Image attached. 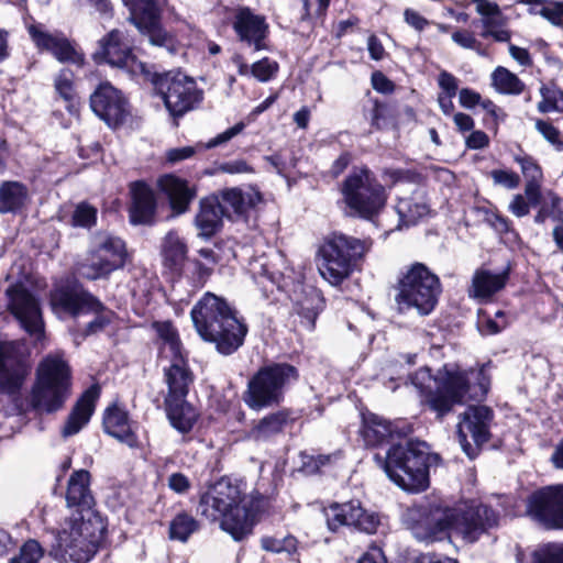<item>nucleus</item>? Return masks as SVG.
Wrapping results in <instances>:
<instances>
[{"label": "nucleus", "instance_id": "5701e85b", "mask_svg": "<svg viewBox=\"0 0 563 563\" xmlns=\"http://www.w3.org/2000/svg\"><path fill=\"white\" fill-rule=\"evenodd\" d=\"M99 46L100 49L93 55L97 63L104 62L111 66L124 68L131 73H135L137 69L143 71L144 65L136 60L122 32L118 30L111 31L107 36L100 40Z\"/></svg>", "mask_w": 563, "mask_h": 563}, {"label": "nucleus", "instance_id": "680f3d73", "mask_svg": "<svg viewBox=\"0 0 563 563\" xmlns=\"http://www.w3.org/2000/svg\"><path fill=\"white\" fill-rule=\"evenodd\" d=\"M439 87L442 89V95H449V97H455L459 89L457 78L451 73L442 70L438 77Z\"/></svg>", "mask_w": 563, "mask_h": 563}, {"label": "nucleus", "instance_id": "774afa93", "mask_svg": "<svg viewBox=\"0 0 563 563\" xmlns=\"http://www.w3.org/2000/svg\"><path fill=\"white\" fill-rule=\"evenodd\" d=\"M357 563H387V560L380 548L372 547L362 554Z\"/></svg>", "mask_w": 563, "mask_h": 563}, {"label": "nucleus", "instance_id": "72a5a7b5", "mask_svg": "<svg viewBox=\"0 0 563 563\" xmlns=\"http://www.w3.org/2000/svg\"><path fill=\"white\" fill-rule=\"evenodd\" d=\"M219 197H208L200 201V210L195 218V223L199 230V235L210 238L220 229L222 218Z\"/></svg>", "mask_w": 563, "mask_h": 563}, {"label": "nucleus", "instance_id": "052dcab7", "mask_svg": "<svg viewBox=\"0 0 563 563\" xmlns=\"http://www.w3.org/2000/svg\"><path fill=\"white\" fill-rule=\"evenodd\" d=\"M371 125L375 130H383L387 126V107L386 104L375 100L369 110Z\"/></svg>", "mask_w": 563, "mask_h": 563}, {"label": "nucleus", "instance_id": "f3484780", "mask_svg": "<svg viewBox=\"0 0 563 563\" xmlns=\"http://www.w3.org/2000/svg\"><path fill=\"white\" fill-rule=\"evenodd\" d=\"M493 410L487 406H470L457 424V439L464 453L474 459L481 445L490 438Z\"/></svg>", "mask_w": 563, "mask_h": 563}, {"label": "nucleus", "instance_id": "6ab92c4d", "mask_svg": "<svg viewBox=\"0 0 563 563\" xmlns=\"http://www.w3.org/2000/svg\"><path fill=\"white\" fill-rule=\"evenodd\" d=\"M26 373L25 344L20 341H0V391H19Z\"/></svg>", "mask_w": 563, "mask_h": 563}, {"label": "nucleus", "instance_id": "4be33fe9", "mask_svg": "<svg viewBox=\"0 0 563 563\" xmlns=\"http://www.w3.org/2000/svg\"><path fill=\"white\" fill-rule=\"evenodd\" d=\"M27 33L40 52L52 54L60 63H82V55L62 32H48L43 24L32 23L27 26Z\"/></svg>", "mask_w": 563, "mask_h": 563}, {"label": "nucleus", "instance_id": "37998d69", "mask_svg": "<svg viewBox=\"0 0 563 563\" xmlns=\"http://www.w3.org/2000/svg\"><path fill=\"white\" fill-rule=\"evenodd\" d=\"M350 505H353L354 514L352 520H349V526L368 534L375 533L380 523L379 516L365 510L358 500H350Z\"/></svg>", "mask_w": 563, "mask_h": 563}, {"label": "nucleus", "instance_id": "a19ab883", "mask_svg": "<svg viewBox=\"0 0 563 563\" xmlns=\"http://www.w3.org/2000/svg\"><path fill=\"white\" fill-rule=\"evenodd\" d=\"M494 88L503 95H520L525 84L518 76L503 66H498L492 74Z\"/></svg>", "mask_w": 563, "mask_h": 563}, {"label": "nucleus", "instance_id": "b1692460", "mask_svg": "<svg viewBox=\"0 0 563 563\" xmlns=\"http://www.w3.org/2000/svg\"><path fill=\"white\" fill-rule=\"evenodd\" d=\"M232 26L239 40L254 51L266 48L268 24L264 15L255 14L246 7L238 8L233 14Z\"/></svg>", "mask_w": 563, "mask_h": 563}, {"label": "nucleus", "instance_id": "7ed1b4c3", "mask_svg": "<svg viewBox=\"0 0 563 563\" xmlns=\"http://www.w3.org/2000/svg\"><path fill=\"white\" fill-rule=\"evenodd\" d=\"M478 380L479 397H484L488 390V380L484 374V367L478 372L462 369L456 365L445 364L433 377L428 367L420 368L411 377V383L424 396L426 405L442 418L449 413L455 405L464 401L471 390V378ZM478 397V394L470 395V398Z\"/></svg>", "mask_w": 563, "mask_h": 563}, {"label": "nucleus", "instance_id": "ea45409f", "mask_svg": "<svg viewBox=\"0 0 563 563\" xmlns=\"http://www.w3.org/2000/svg\"><path fill=\"white\" fill-rule=\"evenodd\" d=\"M187 245L176 232H168L162 244V255L164 263L169 268H176L183 265L186 260Z\"/></svg>", "mask_w": 563, "mask_h": 563}, {"label": "nucleus", "instance_id": "9d476101", "mask_svg": "<svg viewBox=\"0 0 563 563\" xmlns=\"http://www.w3.org/2000/svg\"><path fill=\"white\" fill-rule=\"evenodd\" d=\"M71 375L66 361L57 354L44 357L36 369L32 387L31 404L43 412H55L63 408L70 396Z\"/></svg>", "mask_w": 563, "mask_h": 563}, {"label": "nucleus", "instance_id": "9b49d317", "mask_svg": "<svg viewBox=\"0 0 563 563\" xmlns=\"http://www.w3.org/2000/svg\"><path fill=\"white\" fill-rule=\"evenodd\" d=\"M49 303L53 312L59 317L65 314L78 318L82 314H95L93 320L87 323L84 336L101 332L111 322L106 306L77 282L56 285L51 291Z\"/></svg>", "mask_w": 563, "mask_h": 563}, {"label": "nucleus", "instance_id": "f8f14e48", "mask_svg": "<svg viewBox=\"0 0 563 563\" xmlns=\"http://www.w3.org/2000/svg\"><path fill=\"white\" fill-rule=\"evenodd\" d=\"M299 378L298 369L288 363L262 366L249 380L244 402L253 410L278 405L285 391Z\"/></svg>", "mask_w": 563, "mask_h": 563}, {"label": "nucleus", "instance_id": "f704fd0d", "mask_svg": "<svg viewBox=\"0 0 563 563\" xmlns=\"http://www.w3.org/2000/svg\"><path fill=\"white\" fill-rule=\"evenodd\" d=\"M244 129V122H239L233 126L229 128L228 130H225L224 132L218 134L216 137L209 140L205 145L169 148L166 151V161L170 164H176L185 159H188L197 153L198 148H213L219 145H222L232 140L238 134H240Z\"/></svg>", "mask_w": 563, "mask_h": 563}, {"label": "nucleus", "instance_id": "412c9836", "mask_svg": "<svg viewBox=\"0 0 563 563\" xmlns=\"http://www.w3.org/2000/svg\"><path fill=\"white\" fill-rule=\"evenodd\" d=\"M91 110L109 128L122 125L130 115V106L120 90L109 82L100 84L90 96Z\"/></svg>", "mask_w": 563, "mask_h": 563}, {"label": "nucleus", "instance_id": "39448f33", "mask_svg": "<svg viewBox=\"0 0 563 563\" xmlns=\"http://www.w3.org/2000/svg\"><path fill=\"white\" fill-rule=\"evenodd\" d=\"M250 272L266 297L276 288L284 299L292 302L305 328L310 331L314 329L317 317L323 309V298L316 288L303 284L301 273L288 266L284 271H272L264 257L251 263Z\"/></svg>", "mask_w": 563, "mask_h": 563}, {"label": "nucleus", "instance_id": "c03bdc74", "mask_svg": "<svg viewBox=\"0 0 563 563\" xmlns=\"http://www.w3.org/2000/svg\"><path fill=\"white\" fill-rule=\"evenodd\" d=\"M199 529V522L190 515L180 512L170 521L169 538L186 542Z\"/></svg>", "mask_w": 563, "mask_h": 563}, {"label": "nucleus", "instance_id": "603ef678", "mask_svg": "<svg viewBox=\"0 0 563 563\" xmlns=\"http://www.w3.org/2000/svg\"><path fill=\"white\" fill-rule=\"evenodd\" d=\"M531 563H563V543L547 544L533 551Z\"/></svg>", "mask_w": 563, "mask_h": 563}, {"label": "nucleus", "instance_id": "5fc2aeb1", "mask_svg": "<svg viewBox=\"0 0 563 563\" xmlns=\"http://www.w3.org/2000/svg\"><path fill=\"white\" fill-rule=\"evenodd\" d=\"M278 71V64L275 60L264 57L251 66V75L258 81H269Z\"/></svg>", "mask_w": 563, "mask_h": 563}, {"label": "nucleus", "instance_id": "473e14b6", "mask_svg": "<svg viewBox=\"0 0 563 563\" xmlns=\"http://www.w3.org/2000/svg\"><path fill=\"white\" fill-rule=\"evenodd\" d=\"M164 405L170 426L183 434L189 433L199 418L198 410L187 398L164 400Z\"/></svg>", "mask_w": 563, "mask_h": 563}, {"label": "nucleus", "instance_id": "4c0bfd02", "mask_svg": "<svg viewBox=\"0 0 563 563\" xmlns=\"http://www.w3.org/2000/svg\"><path fill=\"white\" fill-rule=\"evenodd\" d=\"M288 422V413L284 410L269 413L262 418L250 431L249 438L255 441H265L282 432Z\"/></svg>", "mask_w": 563, "mask_h": 563}, {"label": "nucleus", "instance_id": "69168bd1", "mask_svg": "<svg viewBox=\"0 0 563 563\" xmlns=\"http://www.w3.org/2000/svg\"><path fill=\"white\" fill-rule=\"evenodd\" d=\"M168 487L177 494H185L189 490L191 484L185 474L177 472L169 475Z\"/></svg>", "mask_w": 563, "mask_h": 563}, {"label": "nucleus", "instance_id": "1a4fd4ad", "mask_svg": "<svg viewBox=\"0 0 563 563\" xmlns=\"http://www.w3.org/2000/svg\"><path fill=\"white\" fill-rule=\"evenodd\" d=\"M369 240L343 233L329 235L318 251V271L331 285L341 284L371 249Z\"/></svg>", "mask_w": 563, "mask_h": 563}, {"label": "nucleus", "instance_id": "8fccbe9b", "mask_svg": "<svg viewBox=\"0 0 563 563\" xmlns=\"http://www.w3.org/2000/svg\"><path fill=\"white\" fill-rule=\"evenodd\" d=\"M261 545L265 551L273 553L286 552L292 553L297 549V539L292 536L279 537H264L261 540Z\"/></svg>", "mask_w": 563, "mask_h": 563}, {"label": "nucleus", "instance_id": "79ce46f5", "mask_svg": "<svg viewBox=\"0 0 563 563\" xmlns=\"http://www.w3.org/2000/svg\"><path fill=\"white\" fill-rule=\"evenodd\" d=\"M350 505H353L354 514L352 520H349V526L368 534L375 533L380 523L379 516L365 510L358 500H350Z\"/></svg>", "mask_w": 563, "mask_h": 563}, {"label": "nucleus", "instance_id": "c85d7f7f", "mask_svg": "<svg viewBox=\"0 0 563 563\" xmlns=\"http://www.w3.org/2000/svg\"><path fill=\"white\" fill-rule=\"evenodd\" d=\"M262 200L261 194L254 188L242 190L240 188L224 189L220 194L219 202L224 217L233 219L242 217L249 209Z\"/></svg>", "mask_w": 563, "mask_h": 563}, {"label": "nucleus", "instance_id": "58836bf2", "mask_svg": "<svg viewBox=\"0 0 563 563\" xmlns=\"http://www.w3.org/2000/svg\"><path fill=\"white\" fill-rule=\"evenodd\" d=\"M396 211L399 216L398 228L410 227L429 213V207L413 197L400 198L396 205Z\"/></svg>", "mask_w": 563, "mask_h": 563}, {"label": "nucleus", "instance_id": "de8ad7c7", "mask_svg": "<svg viewBox=\"0 0 563 563\" xmlns=\"http://www.w3.org/2000/svg\"><path fill=\"white\" fill-rule=\"evenodd\" d=\"M154 327L159 338L164 341L165 347L170 352L172 357L184 355L179 336L170 322H156Z\"/></svg>", "mask_w": 563, "mask_h": 563}, {"label": "nucleus", "instance_id": "4468645a", "mask_svg": "<svg viewBox=\"0 0 563 563\" xmlns=\"http://www.w3.org/2000/svg\"><path fill=\"white\" fill-rule=\"evenodd\" d=\"M342 194L347 207L363 218L376 214L386 202L385 188L367 168H355L346 177Z\"/></svg>", "mask_w": 563, "mask_h": 563}, {"label": "nucleus", "instance_id": "13d9d810", "mask_svg": "<svg viewBox=\"0 0 563 563\" xmlns=\"http://www.w3.org/2000/svg\"><path fill=\"white\" fill-rule=\"evenodd\" d=\"M478 211L483 212L484 221L496 232L507 233L510 231V221L504 216L486 208L478 209Z\"/></svg>", "mask_w": 563, "mask_h": 563}, {"label": "nucleus", "instance_id": "a878e982", "mask_svg": "<svg viewBox=\"0 0 563 563\" xmlns=\"http://www.w3.org/2000/svg\"><path fill=\"white\" fill-rule=\"evenodd\" d=\"M99 397L100 387L97 384L91 385L81 394L63 427V437L68 438L77 434L89 422Z\"/></svg>", "mask_w": 563, "mask_h": 563}, {"label": "nucleus", "instance_id": "49530a36", "mask_svg": "<svg viewBox=\"0 0 563 563\" xmlns=\"http://www.w3.org/2000/svg\"><path fill=\"white\" fill-rule=\"evenodd\" d=\"M542 100L538 103L541 113L561 111L563 109V90L554 85L540 88Z\"/></svg>", "mask_w": 563, "mask_h": 563}, {"label": "nucleus", "instance_id": "e433bc0d", "mask_svg": "<svg viewBox=\"0 0 563 563\" xmlns=\"http://www.w3.org/2000/svg\"><path fill=\"white\" fill-rule=\"evenodd\" d=\"M27 199V188L19 181H5L0 186V213L19 211Z\"/></svg>", "mask_w": 563, "mask_h": 563}, {"label": "nucleus", "instance_id": "4d7b16f0", "mask_svg": "<svg viewBox=\"0 0 563 563\" xmlns=\"http://www.w3.org/2000/svg\"><path fill=\"white\" fill-rule=\"evenodd\" d=\"M536 129L556 151H563L561 133L553 124L543 120H537Z\"/></svg>", "mask_w": 563, "mask_h": 563}, {"label": "nucleus", "instance_id": "2eb2a0df", "mask_svg": "<svg viewBox=\"0 0 563 563\" xmlns=\"http://www.w3.org/2000/svg\"><path fill=\"white\" fill-rule=\"evenodd\" d=\"M126 255L123 240L109 234L99 235L87 261L78 266V274L89 280L103 278L123 267Z\"/></svg>", "mask_w": 563, "mask_h": 563}, {"label": "nucleus", "instance_id": "423d86ee", "mask_svg": "<svg viewBox=\"0 0 563 563\" xmlns=\"http://www.w3.org/2000/svg\"><path fill=\"white\" fill-rule=\"evenodd\" d=\"M375 460L397 486L418 493L429 486V467L438 462L439 456L429 452L426 442L409 440L393 444L385 460L378 454Z\"/></svg>", "mask_w": 563, "mask_h": 563}, {"label": "nucleus", "instance_id": "20e7f679", "mask_svg": "<svg viewBox=\"0 0 563 563\" xmlns=\"http://www.w3.org/2000/svg\"><path fill=\"white\" fill-rule=\"evenodd\" d=\"M190 316L200 338L213 343L220 354L231 355L244 344L249 327L223 297L206 292Z\"/></svg>", "mask_w": 563, "mask_h": 563}, {"label": "nucleus", "instance_id": "3c124183", "mask_svg": "<svg viewBox=\"0 0 563 563\" xmlns=\"http://www.w3.org/2000/svg\"><path fill=\"white\" fill-rule=\"evenodd\" d=\"M44 555L41 544L34 540H27L20 549L18 555L13 556L9 563H38Z\"/></svg>", "mask_w": 563, "mask_h": 563}, {"label": "nucleus", "instance_id": "393cba45", "mask_svg": "<svg viewBox=\"0 0 563 563\" xmlns=\"http://www.w3.org/2000/svg\"><path fill=\"white\" fill-rule=\"evenodd\" d=\"M66 501L69 508H75L69 517L86 518V511L97 512L93 509L95 498L90 490V473L88 471L78 470L70 475Z\"/></svg>", "mask_w": 563, "mask_h": 563}, {"label": "nucleus", "instance_id": "f257e3e1", "mask_svg": "<svg viewBox=\"0 0 563 563\" xmlns=\"http://www.w3.org/2000/svg\"><path fill=\"white\" fill-rule=\"evenodd\" d=\"M498 520L499 515L493 508L474 500L455 507L422 501L404 514L407 529L417 541L427 545L450 539L452 532L474 543L497 527Z\"/></svg>", "mask_w": 563, "mask_h": 563}, {"label": "nucleus", "instance_id": "0e129e2a", "mask_svg": "<svg viewBox=\"0 0 563 563\" xmlns=\"http://www.w3.org/2000/svg\"><path fill=\"white\" fill-rule=\"evenodd\" d=\"M543 18L555 26H563V2H549L545 8Z\"/></svg>", "mask_w": 563, "mask_h": 563}, {"label": "nucleus", "instance_id": "6e6552de", "mask_svg": "<svg viewBox=\"0 0 563 563\" xmlns=\"http://www.w3.org/2000/svg\"><path fill=\"white\" fill-rule=\"evenodd\" d=\"M442 292L440 278L423 263H413L399 274L395 303L399 313L416 310L420 316L430 314Z\"/></svg>", "mask_w": 563, "mask_h": 563}, {"label": "nucleus", "instance_id": "a18cd8bd", "mask_svg": "<svg viewBox=\"0 0 563 563\" xmlns=\"http://www.w3.org/2000/svg\"><path fill=\"white\" fill-rule=\"evenodd\" d=\"M353 505L350 501L343 504H332L324 509V516L329 530L335 532L343 526H349V520L353 518Z\"/></svg>", "mask_w": 563, "mask_h": 563}, {"label": "nucleus", "instance_id": "864d4df0", "mask_svg": "<svg viewBox=\"0 0 563 563\" xmlns=\"http://www.w3.org/2000/svg\"><path fill=\"white\" fill-rule=\"evenodd\" d=\"M97 221V209L89 203L81 202L74 210L71 222L74 227L91 228Z\"/></svg>", "mask_w": 563, "mask_h": 563}, {"label": "nucleus", "instance_id": "c756f323", "mask_svg": "<svg viewBox=\"0 0 563 563\" xmlns=\"http://www.w3.org/2000/svg\"><path fill=\"white\" fill-rule=\"evenodd\" d=\"M509 279V269L493 273L487 269H477L468 288L470 297L479 301L489 300L495 294L505 288Z\"/></svg>", "mask_w": 563, "mask_h": 563}, {"label": "nucleus", "instance_id": "dca6fc26", "mask_svg": "<svg viewBox=\"0 0 563 563\" xmlns=\"http://www.w3.org/2000/svg\"><path fill=\"white\" fill-rule=\"evenodd\" d=\"M5 295L8 309L20 327L31 336L41 340L45 325L37 297L22 284L10 286Z\"/></svg>", "mask_w": 563, "mask_h": 563}, {"label": "nucleus", "instance_id": "aec40b11", "mask_svg": "<svg viewBox=\"0 0 563 563\" xmlns=\"http://www.w3.org/2000/svg\"><path fill=\"white\" fill-rule=\"evenodd\" d=\"M130 11L129 20L148 37L151 44L168 46L172 42L161 24V11L155 0H122Z\"/></svg>", "mask_w": 563, "mask_h": 563}, {"label": "nucleus", "instance_id": "a211bd4d", "mask_svg": "<svg viewBox=\"0 0 563 563\" xmlns=\"http://www.w3.org/2000/svg\"><path fill=\"white\" fill-rule=\"evenodd\" d=\"M527 515L545 529H563V484L533 492L527 499Z\"/></svg>", "mask_w": 563, "mask_h": 563}, {"label": "nucleus", "instance_id": "c9c22d12", "mask_svg": "<svg viewBox=\"0 0 563 563\" xmlns=\"http://www.w3.org/2000/svg\"><path fill=\"white\" fill-rule=\"evenodd\" d=\"M363 438L367 445L378 446L393 440L397 434L393 424L375 413L363 417Z\"/></svg>", "mask_w": 563, "mask_h": 563}, {"label": "nucleus", "instance_id": "2f4dec72", "mask_svg": "<svg viewBox=\"0 0 563 563\" xmlns=\"http://www.w3.org/2000/svg\"><path fill=\"white\" fill-rule=\"evenodd\" d=\"M159 188L169 199L172 209L176 213H184L196 196L195 189L188 183L174 175H165L158 180Z\"/></svg>", "mask_w": 563, "mask_h": 563}, {"label": "nucleus", "instance_id": "ddd939ff", "mask_svg": "<svg viewBox=\"0 0 563 563\" xmlns=\"http://www.w3.org/2000/svg\"><path fill=\"white\" fill-rule=\"evenodd\" d=\"M151 81L174 118L194 110L203 99V91L196 80L180 70L154 74Z\"/></svg>", "mask_w": 563, "mask_h": 563}, {"label": "nucleus", "instance_id": "bf43d9fd", "mask_svg": "<svg viewBox=\"0 0 563 563\" xmlns=\"http://www.w3.org/2000/svg\"><path fill=\"white\" fill-rule=\"evenodd\" d=\"M490 176L496 185H500L507 189H515L520 184L518 174L507 169H494Z\"/></svg>", "mask_w": 563, "mask_h": 563}, {"label": "nucleus", "instance_id": "bb28decb", "mask_svg": "<svg viewBox=\"0 0 563 563\" xmlns=\"http://www.w3.org/2000/svg\"><path fill=\"white\" fill-rule=\"evenodd\" d=\"M164 382L167 385L164 400L187 398L194 374L187 365L185 354L172 357L170 365L164 368Z\"/></svg>", "mask_w": 563, "mask_h": 563}, {"label": "nucleus", "instance_id": "cd10ccee", "mask_svg": "<svg viewBox=\"0 0 563 563\" xmlns=\"http://www.w3.org/2000/svg\"><path fill=\"white\" fill-rule=\"evenodd\" d=\"M103 429L106 433L131 449H137L141 445L137 435L131 429L128 411L118 405H113L104 411Z\"/></svg>", "mask_w": 563, "mask_h": 563}, {"label": "nucleus", "instance_id": "e2e57ef3", "mask_svg": "<svg viewBox=\"0 0 563 563\" xmlns=\"http://www.w3.org/2000/svg\"><path fill=\"white\" fill-rule=\"evenodd\" d=\"M452 40L463 48L475 49L479 54L484 55V53L479 51L481 43L475 38L473 33L468 31L454 32L452 34Z\"/></svg>", "mask_w": 563, "mask_h": 563}, {"label": "nucleus", "instance_id": "f03ea898", "mask_svg": "<svg viewBox=\"0 0 563 563\" xmlns=\"http://www.w3.org/2000/svg\"><path fill=\"white\" fill-rule=\"evenodd\" d=\"M265 499L260 494L247 495L245 484L222 477L200 495L197 511L220 527L233 540L242 541L251 534Z\"/></svg>", "mask_w": 563, "mask_h": 563}, {"label": "nucleus", "instance_id": "7c9ffc66", "mask_svg": "<svg viewBox=\"0 0 563 563\" xmlns=\"http://www.w3.org/2000/svg\"><path fill=\"white\" fill-rule=\"evenodd\" d=\"M132 205L130 219L134 224H150L153 221L156 201L153 190L142 181L131 186Z\"/></svg>", "mask_w": 563, "mask_h": 563}, {"label": "nucleus", "instance_id": "0eeeda50", "mask_svg": "<svg viewBox=\"0 0 563 563\" xmlns=\"http://www.w3.org/2000/svg\"><path fill=\"white\" fill-rule=\"evenodd\" d=\"M106 523L98 512L68 517L58 531L49 555L59 563H87L98 551Z\"/></svg>", "mask_w": 563, "mask_h": 563}, {"label": "nucleus", "instance_id": "338daca9", "mask_svg": "<svg viewBox=\"0 0 563 563\" xmlns=\"http://www.w3.org/2000/svg\"><path fill=\"white\" fill-rule=\"evenodd\" d=\"M531 203L526 200V198L518 194L516 195L511 202L509 203V211L518 218H522L530 212Z\"/></svg>", "mask_w": 563, "mask_h": 563}, {"label": "nucleus", "instance_id": "09e8293b", "mask_svg": "<svg viewBox=\"0 0 563 563\" xmlns=\"http://www.w3.org/2000/svg\"><path fill=\"white\" fill-rule=\"evenodd\" d=\"M550 218L554 222H563V199L555 194H550V203H543L534 216V222L543 224Z\"/></svg>", "mask_w": 563, "mask_h": 563}, {"label": "nucleus", "instance_id": "6e6d98bb", "mask_svg": "<svg viewBox=\"0 0 563 563\" xmlns=\"http://www.w3.org/2000/svg\"><path fill=\"white\" fill-rule=\"evenodd\" d=\"M515 162L520 165L526 181L542 180L543 173L537 161L529 155H517Z\"/></svg>", "mask_w": 563, "mask_h": 563}]
</instances>
